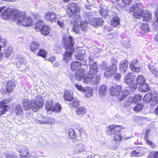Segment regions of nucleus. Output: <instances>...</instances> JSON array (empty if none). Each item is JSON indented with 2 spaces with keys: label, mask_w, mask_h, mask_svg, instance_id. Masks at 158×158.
Listing matches in <instances>:
<instances>
[{
  "label": "nucleus",
  "mask_w": 158,
  "mask_h": 158,
  "mask_svg": "<svg viewBox=\"0 0 158 158\" xmlns=\"http://www.w3.org/2000/svg\"><path fill=\"white\" fill-rule=\"evenodd\" d=\"M148 66L154 76H155L158 78V70L154 68V66L151 65L150 64H148Z\"/></svg>",
  "instance_id": "72a5a7b5"
},
{
  "label": "nucleus",
  "mask_w": 158,
  "mask_h": 158,
  "mask_svg": "<svg viewBox=\"0 0 158 158\" xmlns=\"http://www.w3.org/2000/svg\"><path fill=\"white\" fill-rule=\"evenodd\" d=\"M48 52L47 51L43 49H40L38 53V55L44 58L47 56Z\"/></svg>",
  "instance_id": "a19ab883"
},
{
  "label": "nucleus",
  "mask_w": 158,
  "mask_h": 158,
  "mask_svg": "<svg viewBox=\"0 0 158 158\" xmlns=\"http://www.w3.org/2000/svg\"><path fill=\"white\" fill-rule=\"evenodd\" d=\"M85 52L84 50H82L81 52L77 55H75V58L77 60H83L85 56Z\"/></svg>",
  "instance_id": "2f4dec72"
},
{
  "label": "nucleus",
  "mask_w": 158,
  "mask_h": 158,
  "mask_svg": "<svg viewBox=\"0 0 158 158\" xmlns=\"http://www.w3.org/2000/svg\"><path fill=\"white\" fill-rule=\"evenodd\" d=\"M80 28L82 31H85L86 29V25H83L80 23Z\"/></svg>",
  "instance_id": "0e129e2a"
},
{
  "label": "nucleus",
  "mask_w": 158,
  "mask_h": 158,
  "mask_svg": "<svg viewBox=\"0 0 158 158\" xmlns=\"http://www.w3.org/2000/svg\"><path fill=\"white\" fill-rule=\"evenodd\" d=\"M64 100L71 102L73 99V92L68 90L64 91Z\"/></svg>",
  "instance_id": "a211bd4d"
},
{
  "label": "nucleus",
  "mask_w": 158,
  "mask_h": 158,
  "mask_svg": "<svg viewBox=\"0 0 158 158\" xmlns=\"http://www.w3.org/2000/svg\"><path fill=\"white\" fill-rule=\"evenodd\" d=\"M143 107L144 104L143 103H139L135 106L133 109L135 111H139L141 110Z\"/></svg>",
  "instance_id": "79ce46f5"
},
{
  "label": "nucleus",
  "mask_w": 158,
  "mask_h": 158,
  "mask_svg": "<svg viewBox=\"0 0 158 158\" xmlns=\"http://www.w3.org/2000/svg\"><path fill=\"white\" fill-rule=\"evenodd\" d=\"M158 103V92L154 94L153 99L151 102V105L152 106L156 105Z\"/></svg>",
  "instance_id": "ea45409f"
},
{
  "label": "nucleus",
  "mask_w": 158,
  "mask_h": 158,
  "mask_svg": "<svg viewBox=\"0 0 158 158\" xmlns=\"http://www.w3.org/2000/svg\"><path fill=\"white\" fill-rule=\"evenodd\" d=\"M10 100V98H7L0 102V115L4 114L5 112L7 111L8 106L6 104L9 103Z\"/></svg>",
  "instance_id": "9b49d317"
},
{
  "label": "nucleus",
  "mask_w": 158,
  "mask_h": 158,
  "mask_svg": "<svg viewBox=\"0 0 158 158\" xmlns=\"http://www.w3.org/2000/svg\"><path fill=\"white\" fill-rule=\"evenodd\" d=\"M66 7V15L67 17H70L79 11L78 6L75 3H70L67 5Z\"/></svg>",
  "instance_id": "0eeeda50"
},
{
  "label": "nucleus",
  "mask_w": 158,
  "mask_h": 158,
  "mask_svg": "<svg viewBox=\"0 0 158 158\" xmlns=\"http://www.w3.org/2000/svg\"><path fill=\"white\" fill-rule=\"evenodd\" d=\"M63 39L64 42V46L66 50L62 54L63 60L66 63H68L72 59V55L74 50L73 47L74 43L71 36H69L67 39L64 37Z\"/></svg>",
  "instance_id": "20e7f679"
},
{
  "label": "nucleus",
  "mask_w": 158,
  "mask_h": 158,
  "mask_svg": "<svg viewBox=\"0 0 158 158\" xmlns=\"http://www.w3.org/2000/svg\"><path fill=\"white\" fill-rule=\"evenodd\" d=\"M98 71L96 62H94L92 64H90L89 69L87 70V72H88L89 73L84 77V82L86 84L90 83L93 85L99 84L100 80V77L99 74H97Z\"/></svg>",
  "instance_id": "f03ea898"
},
{
  "label": "nucleus",
  "mask_w": 158,
  "mask_h": 158,
  "mask_svg": "<svg viewBox=\"0 0 158 158\" xmlns=\"http://www.w3.org/2000/svg\"><path fill=\"white\" fill-rule=\"evenodd\" d=\"M153 95L152 94L149 93L147 94L143 98L144 102H146L150 103L152 101Z\"/></svg>",
  "instance_id": "7c9ffc66"
},
{
  "label": "nucleus",
  "mask_w": 158,
  "mask_h": 158,
  "mask_svg": "<svg viewBox=\"0 0 158 158\" xmlns=\"http://www.w3.org/2000/svg\"><path fill=\"white\" fill-rule=\"evenodd\" d=\"M101 67L102 68V69L106 70L107 68V64H103L102 65H101Z\"/></svg>",
  "instance_id": "338daca9"
},
{
  "label": "nucleus",
  "mask_w": 158,
  "mask_h": 158,
  "mask_svg": "<svg viewBox=\"0 0 158 158\" xmlns=\"http://www.w3.org/2000/svg\"><path fill=\"white\" fill-rule=\"evenodd\" d=\"M153 158H158V152H155L153 155Z\"/></svg>",
  "instance_id": "774afa93"
},
{
  "label": "nucleus",
  "mask_w": 158,
  "mask_h": 158,
  "mask_svg": "<svg viewBox=\"0 0 158 158\" xmlns=\"http://www.w3.org/2000/svg\"><path fill=\"white\" fill-rule=\"evenodd\" d=\"M81 63L78 61H73L71 63L70 68L71 70L73 71L79 70L81 66Z\"/></svg>",
  "instance_id": "412c9836"
},
{
  "label": "nucleus",
  "mask_w": 158,
  "mask_h": 158,
  "mask_svg": "<svg viewBox=\"0 0 158 158\" xmlns=\"http://www.w3.org/2000/svg\"><path fill=\"white\" fill-rule=\"evenodd\" d=\"M45 109H46L47 111H53V104L52 102H48V103L45 105Z\"/></svg>",
  "instance_id": "a18cd8bd"
},
{
  "label": "nucleus",
  "mask_w": 158,
  "mask_h": 158,
  "mask_svg": "<svg viewBox=\"0 0 158 158\" xmlns=\"http://www.w3.org/2000/svg\"><path fill=\"white\" fill-rule=\"evenodd\" d=\"M122 130L120 126L116 125H111L107 127L106 132L107 134L111 135L114 134L117 131H121Z\"/></svg>",
  "instance_id": "f8f14e48"
},
{
  "label": "nucleus",
  "mask_w": 158,
  "mask_h": 158,
  "mask_svg": "<svg viewBox=\"0 0 158 158\" xmlns=\"http://www.w3.org/2000/svg\"><path fill=\"white\" fill-rule=\"evenodd\" d=\"M53 111L59 112L61 109V107L59 103H56L53 106Z\"/></svg>",
  "instance_id": "de8ad7c7"
},
{
  "label": "nucleus",
  "mask_w": 158,
  "mask_h": 158,
  "mask_svg": "<svg viewBox=\"0 0 158 158\" xmlns=\"http://www.w3.org/2000/svg\"><path fill=\"white\" fill-rule=\"evenodd\" d=\"M99 13L103 18L106 19L108 17L109 10L103 8H101L99 10Z\"/></svg>",
  "instance_id": "c756f323"
},
{
  "label": "nucleus",
  "mask_w": 158,
  "mask_h": 158,
  "mask_svg": "<svg viewBox=\"0 0 158 158\" xmlns=\"http://www.w3.org/2000/svg\"><path fill=\"white\" fill-rule=\"evenodd\" d=\"M47 122L48 123V124H50L54 123L55 121L53 118L48 117V120Z\"/></svg>",
  "instance_id": "13d9d810"
},
{
  "label": "nucleus",
  "mask_w": 158,
  "mask_h": 158,
  "mask_svg": "<svg viewBox=\"0 0 158 158\" xmlns=\"http://www.w3.org/2000/svg\"><path fill=\"white\" fill-rule=\"evenodd\" d=\"M135 75L133 73H128L125 77L124 82L128 85L131 84L135 79Z\"/></svg>",
  "instance_id": "f3484780"
},
{
  "label": "nucleus",
  "mask_w": 158,
  "mask_h": 158,
  "mask_svg": "<svg viewBox=\"0 0 158 158\" xmlns=\"http://www.w3.org/2000/svg\"><path fill=\"white\" fill-rule=\"evenodd\" d=\"M6 158H18L16 156L10 155H6Z\"/></svg>",
  "instance_id": "69168bd1"
},
{
  "label": "nucleus",
  "mask_w": 158,
  "mask_h": 158,
  "mask_svg": "<svg viewBox=\"0 0 158 158\" xmlns=\"http://www.w3.org/2000/svg\"><path fill=\"white\" fill-rule=\"evenodd\" d=\"M75 87L79 91L83 92H85L86 88L82 87L81 85H79L77 84H75Z\"/></svg>",
  "instance_id": "6e6d98bb"
},
{
  "label": "nucleus",
  "mask_w": 158,
  "mask_h": 158,
  "mask_svg": "<svg viewBox=\"0 0 158 158\" xmlns=\"http://www.w3.org/2000/svg\"><path fill=\"white\" fill-rule=\"evenodd\" d=\"M94 60V58L92 56L91 57H89L88 58V59L86 60V61L85 63L84 64H87V63H88L89 64V65L91 64V63ZM94 62H93L92 64H93Z\"/></svg>",
  "instance_id": "4d7b16f0"
},
{
  "label": "nucleus",
  "mask_w": 158,
  "mask_h": 158,
  "mask_svg": "<svg viewBox=\"0 0 158 158\" xmlns=\"http://www.w3.org/2000/svg\"><path fill=\"white\" fill-rule=\"evenodd\" d=\"M81 29L80 27L78 25H75L73 26V31L77 34H79Z\"/></svg>",
  "instance_id": "5fc2aeb1"
},
{
  "label": "nucleus",
  "mask_w": 158,
  "mask_h": 158,
  "mask_svg": "<svg viewBox=\"0 0 158 158\" xmlns=\"http://www.w3.org/2000/svg\"><path fill=\"white\" fill-rule=\"evenodd\" d=\"M15 111L17 115H21L23 111L22 107L20 105H18L16 106L15 109Z\"/></svg>",
  "instance_id": "4c0bfd02"
},
{
  "label": "nucleus",
  "mask_w": 158,
  "mask_h": 158,
  "mask_svg": "<svg viewBox=\"0 0 158 158\" xmlns=\"http://www.w3.org/2000/svg\"><path fill=\"white\" fill-rule=\"evenodd\" d=\"M140 4L137 3L131 6L129 9L130 13L135 18H141L142 20L146 22H149L151 20L152 15L148 10L143 11L139 9Z\"/></svg>",
  "instance_id": "7ed1b4c3"
},
{
  "label": "nucleus",
  "mask_w": 158,
  "mask_h": 158,
  "mask_svg": "<svg viewBox=\"0 0 158 158\" xmlns=\"http://www.w3.org/2000/svg\"><path fill=\"white\" fill-rule=\"evenodd\" d=\"M57 23L61 28H64V23L62 21L58 20L57 21Z\"/></svg>",
  "instance_id": "052dcab7"
},
{
  "label": "nucleus",
  "mask_w": 158,
  "mask_h": 158,
  "mask_svg": "<svg viewBox=\"0 0 158 158\" xmlns=\"http://www.w3.org/2000/svg\"><path fill=\"white\" fill-rule=\"evenodd\" d=\"M141 29L144 32H146L149 31V27L148 24H144L142 25Z\"/></svg>",
  "instance_id": "8fccbe9b"
},
{
  "label": "nucleus",
  "mask_w": 158,
  "mask_h": 158,
  "mask_svg": "<svg viewBox=\"0 0 158 158\" xmlns=\"http://www.w3.org/2000/svg\"><path fill=\"white\" fill-rule=\"evenodd\" d=\"M128 65L127 60H125L121 62L119 66V69L123 73L126 72L127 69Z\"/></svg>",
  "instance_id": "aec40b11"
},
{
  "label": "nucleus",
  "mask_w": 158,
  "mask_h": 158,
  "mask_svg": "<svg viewBox=\"0 0 158 158\" xmlns=\"http://www.w3.org/2000/svg\"><path fill=\"white\" fill-rule=\"evenodd\" d=\"M85 92H84L86 96L88 98H89L92 95L93 93V89L90 87H86Z\"/></svg>",
  "instance_id": "58836bf2"
},
{
  "label": "nucleus",
  "mask_w": 158,
  "mask_h": 158,
  "mask_svg": "<svg viewBox=\"0 0 158 158\" xmlns=\"http://www.w3.org/2000/svg\"><path fill=\"white\" fill-rule=\"evenodd\" d=\"M122 75L120 74L117 73L115 75L114 79L116 81H119Z\"/></svg>",
  "instance_id": "bf43d9fd"
},
{
  "label": "nucleus",
  "mask_w": 158,
  "mask_h": 158,
  "mask_svg": "<svg viewBox=\"0 0 158 158\" xmlns=\"http://www.w3.org/2000/svg\"><path fill=\"white\" fill-rule=\"evenodd\" d=\"M110 23L112 26L114 27H118V25H120V19L116 14L114 13L112 15Z\"/></svg>",
  "instance_id": "2eb2a0df"
},
{
  "label": "nucleus",
  "mask_w": 158,
  "mask_h": 158,
  "mask_svg": "<svg viewBox=\"0 0 158 158\" xmlns=\"http://www.w3.org/2000/svg\"><path fill=\"white\" fill-rule=\"evenodd\" d=\"M14 14V17L16 19L15 21L17 22V24L26 27L31 26L33 24V19L30 17L27 16L23 12L19 14L18 12H15Z\"/></svg>",
  "instance_id": "39448f33"
},
{
  "label": "nucleus",
  "mask_w": 158,
  "mask_h": 158,
  "mask_svg": "<svg viewBox=\"0 0 158 158\" xmlns=\"http://www.w3.org/2000/svg\"><path fill=\"white\" fill-rule=\"evenodd\" d=\"M45 19L48 21L54 22H56L57 19L56 15L52 12L46 13L45 15Z\"/></svg>",
  "instance_id": "4468645a"
},
{
  "label": "nucleus",
  "mask_w": 158,
  "mask_h": 158,
  "mask_svg": "<svg viewBox=\"0 0 158 158\" xmlns=\"http://www.w3.org/2000/svg\"><path fill=\"white\" fill-rule=\"evenodd\" d=\"M75 15H74L73 17L74 18V20H73L74 22H80L81 23V18L79 14H78V12L76 14H75Z\"/></svg>",
  "instance_id": "3c124183"
},
{
  "label": "nucleus",
  "mask_w": 158,
  "mask_h": 158,
  "mask_svg": "<svg viewBox=\"0 0 158 158\" xmlns=\"http://www.w3.org/2000/svg\"><path fill=\"white\" fill-rule=\"evenodd\" d=\"M89 14H90L89 15L86 14L85 16V21L86 23H89L92 20L93 21V19H94L92 16L91 15H92L91 13H90Z\"/></svg>",
  "instance_id": "37998d69"
},
{
  "label": "nucleus",
  "mask_w": 158,
  "mask_h": 158,
  "mask_svg": "<svg viewBox=\"0 0 158 158\" xmlns=\"http://www.w3.org/2000/svg\"><path fill=\"white\" fill-rule=\"evenodd\" d=\"M142 96L139 94H136L133 97L131 100V104L133 103L139 102L142 99Z\"/></svg>",
  "instance_id": "c9c22d12"
},
{
  "label": "nucleus",
  "mask_w": 158,
  "mask_h": 158,
  "mask_svg": "<svg viewBox=\"0 0 158 158\" xmlns=\"http://www.w3.org/2000/svg\"><path fill=\"white\" fill-rule=\"evenodd\" d=\"M138 60L136 59L133 60L130 65V69L133 72L138 73L140 70V68L138 67Z\"/></svg>",
  "instance_id": "ddd939ff"
},
{
  "label": "nucleus",
  "mask_w": 158,
  "mask_h": 158,
  "mask_svg": "<svg viewBox=\"0 0 158 158\" xmlns=\"http://www.w3.org/2000/svg\"><path fill=\"white\" fill-rule=\"evenodd\" d=\"M50 28L49 26L46 25H44L43 26L42 29H41L40 31L41 33L44 35H48L49 33V31L50 30Z\"/></svg>",
  "instance_id": "cd10ccee"
},
{
  "label": "nucleus",
  "mask_w": 158,
  "mask_h": 158,
  "mask_svg": "<svg viewBox=\"0 0 158 158\" xmlns=\"http://www.w3.org/2000/svg\"><path fill=\"white\" fill-rule=\"evenodd\" d=\"M93 21L98 26H102L103 25L104 21L102 18H94Z\"/></svg>",
  "instance_id": "e433bc0d"
},
{
  "label": "nucleus",
  "mask_w": 158,
  "mask_h": 158,
  "mask_svg": "<svg viewBox=\"0 0 158 158\" xmlns=\"http://www.w3.org/2000/svg\"><path fill=\"white\" fill-rule=\"evenodd\" d=\"M132 0H122L123 2L125 5H129L131 3Z\"/></svg>",
  "instance_id": "e2e57ef3"
},
{
  "label": "nucleus",
  "mask_w": 158,
  "mask_h": 158,
  "mask_svg": "<svg viewBox=\"0 0 158 158\" xmlns=\"http://www.w3.org/2000/svg\"><path fill=\"white\" fill-rule=\"evenodd\" d=\"M136 81L137 84L141 85L146 82V80L143 76L141 75H139L136 79Z\"/></svg>",
  "instance_id": "473e14b6"
},
{
  "label": "nucleus",
  "mask_w": 158,
  "mask_h": 158,
  "mask_svg": "<svg viewBox=\"0 0 158 158\" xmlns=\"http://www.w3.org/2000/svg\"><path fill=\"white\" fill-rule=\"evenodd\" d=\"M42 98V97L40 96H37L35 100H32L31 102L30 109L33 111L36 112L41 108L44 105Z\"/></svg>",
  "instance_id": "423d86ee"
},
{
  "label": "nucleus",
  "mask_w": 158,
  "mask_h": 158,
  "mask_svg": "<svg viewBox=\"0 0 158 158\" xmlns=\"http://www.w3.org/2000/svg\"><path fill=\"white\" fill-rule=\"evenodd\" d=\"M16 82L11 80L8 81L6 83V90L8 93H11L13 91L14 89L16 86Z\"/></svg>",
  "instance_id": "dca6fc26"
},
{
  "label": "nucleus",
  "mask_w": 158,
  "mask_h": 158,
  "mask_svg": "<svg viewBox=\"0 0 158 158\" xmlns=\"http://www.w3.org/2000/svg\"><path fill=\"white\" fill-rule=\"evenodd\" d=\"M48 117H44L43 118L42 120H36V122L38 123H41L42 124H48Z\"/></svg>",
  "instance_id": "603ef678"
},
{
  "label": "nucleus",
  "mask_w": 158,
  "mask_h": 158,
  "mask_svg": "<svg viewBox=\"0 0 158 158\" xmlns=\"http://www.w3.org/2000/svg\"><path fill=\"white\" fill-rule=\"evenodd\" d=\"M17 151L20 153V157L23 158H29L30 154L27 147L24 146H19L17 148Z\"/></svg>",
  "instance_id": "9d476101"
},
{
  "label": "nucleus",
  "mask_w": 158,
  "mask_h": 158,
  "mask_svg": "<svg viewBox=\"0 0 158 158\" xmlns=\"http://www.w3.org/2000/svg\"><path fill=\"white\" fill-rule=\"evenodd\" d=\"M68 134L70 137L72 139H74L76 137L75 133L74 130L73 129L69 130Z\"/></svg>",
  "instance_id": "864d4df0"
},
{
  "label": "nucleus",
  "mask_w": 158,
  "mask_h": 158,
  "mask_svg": "<svg viewBox=\"0 0 158 158\" xmlns=\"http://www.w3.org/2000/svg\"><path fill=\"white\" fill-rule=\"evenodd\" d=\"M30 48L32 52L35 53L39 49V44L38 42H32L30 45Z\"/></svg>",
  "instance_id": "c85d7f7f"
},
{
  "label": "nucleus",
  "mask_w": 158,
  "mask_h": 158,
  "mask_svg": "<svg viewBox=\"0 0 158 158\" xmlns=\"http://www.w3.org/2000/svg\"><path fill=\"white\" fill-rule=\"evenodd\" d=\"M85 149V146L83 144L80 143L76 145L74 152L75 153L80 152Z\"/></svg>",
  "instance_id": "393cba45"
},
{
  "label": "nucleus",
  "mask_w": 158,
  "mask_h": 158,
  "mask_svg": "<svg viewBox=\"0 0 158 158\" xmlns=\"http://www.w3.org/2000/svg\"><path fill=\"white\" fill-rule=\"evenodd\" d=\"M85 70L83 69H80L77 70L75 75L76 79L78 81H81L83 78H84Z\"/></svg>",
  "instance_id": "6ab92c4d"
},
{
  "label": "nucleus",
  "mask_w": 158,
  "mask_h": 158,
  "mask_svg": "<svg viewBox=\"0 0 158 158\" xmlns=\"http://www.w3.org/2000/svg\"><path fill=\"white\" fill-rule=\"evenodd\" d=\"M76 111L77 115L81 117H83L86 113V109L83 106H81L78 108Z\"/></svg>",
  "instance_id": "5701e85b"
},
{
  "label": "nucleus",
  "mask_w": 158,
  "mask_h": 158,
  "mask_svg": "<svg viewBox=\"0 0 158 158\" xmlns=\"http://www.w3.org/2000/svg\"><path fill=\"white\" fill-rule=\"evenodd\" d=\"M108 89L107 86L105 85H102L100 87L99 89V95L103 96L105 95Z\"/></svg>",
  "instance_id": "bb28decb"
},
{
  "label": "nucleus",
  "mask_w": 158,
  "mask_h": 158,
  "mask_svg": "<svg viewBox=\"0 0 158 158\" xmlns=\"http://www.w3.org/2000/svg\"><path fill=\"white\" fill-rule=\"evenodd\" d=\"M146 143L152 148H154L156 147V145L151 140L149 141H148L146 142Z\"/></svg>",
  "instance_id": "680f3d73"
},
{
  "label": "nucleus",
  "mask_w": 158,
  "mask_h": 158,
  "mask_svg": "<svg viewBox=\"0 0 158 158\" xmlns=\"http://www.w3.org/2000/svg\"><path fill=\"white\" fill-rule=\"evenodd\" d=\"M117 69V67L116 64H112L106 69L104 73L105 76L107 78L111 77L116 72Z\"/></svg>",
  "instance_id": "6e6552de"
},
{
  "label": "nucleus",
  "mask_w": 158,
  "mask_h": 158,
  "mask_svg": "<svg viewBox=\"0 0 158 158\" xmlns=\"http://www.w3.org/2000/svg\"><path fill=\"white\" fill-rule=\"evenodd\" d=\"M70 102L69 106L71 107H77L79 105V102L76 99H73Z\"/></svg>",
  "instance_id": "f704fd0d"
},
{
  "label": "nucleus",
  "mask_w": 158,
  "mask_h": 158,
  "mask_svg": "<svg viewBox=\"0 0 158 158\" xmlns=\"http://www.w3.org/2000/svg\"><path fill=\"white\" fill-rule=\"evenodd\" d=\"M15 12L18 11L15 10L13 11L10 8H8L2 12L1 14L2 17L3 19H7L11 17L13 20L15 21L16 19L14 17V13Z\"/></svg>",
  "instance_id": "1a4fd4ad"
},
{
  "label": "nucleus",
  "mask_w": 158,
  "mask_h": 158,
  "mask_svg": "<svg viewBox=\"0 0 158 158\" xmlns=\"http://www.w3.org/2000/svg\"><path fill=\"white\" fill-rule=\"evenodd\" d=\"M122 136L121 135V131H117L114 135V138L116 140L120 141L121 140Z\"/></svg>",
  "instance_id": "49530a36"
},
{
  "label": "nucleus",
  "mask_w": 158,
  "mask_h": 158,
  "mask_svg": "<svg viewBox=\"0 0 158 158\" xmlns=\"http://www.w3.org/2000/svg\"><path fill=\"white\" fill-rule=\"evenodd\" d=\"M143 154L139 151L134 150L132 151L130 153V156L131 157H138L141 156Z\"/></svg>",
  "instance_id": "c03bdc74"
},
{
  "label": "nucleus",
  "mask_w": 158,
  "mask_h": 158,
  "mask_svg": "<svg viewBox=\"0 0 158 158\" xmlns=\"http://www.w3.org/2000/svg\"><path fill=\"white\" fill-rule=\"evenodd\" d=\"M44 25L43 22L42 20H38L36 21L35 24V29L36 31H39L42 29V28Z\"/></svg>",
  "instance_id": "b1692460"
},
{
  "label": "nucleus",
  "mask_w": 158,
  "mask_h": 158,
  "mask_svg": "<svg viewBox=\"0 0 158 158\" xmlns=\"http://www.w3.org/2000/svg\"><path fill=\"white\" fill-rule=\"evenodd\" d=\"M138 89L141 92H147L149 90L150 88L148 84L144 83L139 85Z\"/></svg>",
  "instance_id": "a878e982"
},
{
  "label": "nucleus",
  "mask_w": 158,
  "mask_h": 158,
  "mask_svg": "<svg viewBox=\"0 0 158 158\" xmlns=\"http://www.w3.org/2000/svg\"><path fill=\"white\" fill-rule=\"evenodd\" d=\"M23 107L25 110L30 109L31 102L27 98H24L22 100Z\"/></svg>",
  "instance_id": "4be33fe9"
},
{
  "label": "nucleus",
  "mask_w": 158,
  "mask_h": 158,
  "mask_svg": "<svg viewBox=\"0 0 158 158\" xmlns=\"http://www.w3.org/2000/svg\"><path fill=\"white\" fill-rule=\"evenodd\" d=\"M16 65L18 67L24 70L25 68V65L20 60L17 61Z\"/></svg>",
  "instance_id": "09e8293b"
},
{
  "label": "nucleus",
  "mask_w": 158,
  "mask_h": 158,
  "mask_svg": "<svg viewBox=\"0 0 158 158\" xmlns=\"http://www.w3.org/2000/svg\"><path fill=\"white\" fill-rule=\"evenodd\" d=\"M137 85L132 84L125 89L120 92L122 89L121 85H114L110 89V94L113 96L117 97L118 101H121L125 98L129 94H131L134 92L137 89Z\"/></svg>",
  "instance_id": "f257e3e1"
}]
</instances>
